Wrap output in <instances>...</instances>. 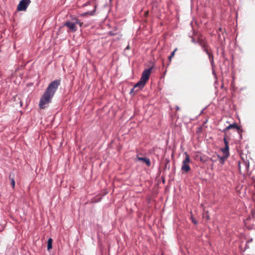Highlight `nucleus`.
I'll use <instances>...</instances> for the list:
<instances>
[{"label": "nucleus", "instance_id": "24", "mask_svg": "<svg viewBox=\"0 0 255 255\" xmlns=\"http://www.w3.org/2000/svg\"><path fill=\"white\" fill-rule=\"evenodd\" d=\"M176 109L177 110H179V108L178 107H176Z\"/></svg>", "mask_w": 255, "mask_h": 255}, {"label": "nucleus", "instance_id": "5", "mask_svg": "<svg viewBox=\"0 0 255 255\" xmlns=\"http://www.w3.org/2000/svg\"><path fill=\"white\" fill-rule=\"evenodd\" d=\"M249 168V162L243 161L242 162H239V169L241 173L246 174L248 172Z\"/></svg>", "mask_w": 255, "mask_h": 255}, {"label": "nucleus", "instance_id": "17", "mask_svg": "<svg viewBox=\"0 0 255 255\" xmlns=\"http://www.w3.org/2000/svg\"><path fill=\"white\" fill-rule=\"evenodd\" d=\"M174 51H172L170 56H169L168 59L171 60V59L174 56Z\"/></svg>", "mask_w": 255, "mask_h": 255}, {"label": "nucleus", "instance_id": "12", "mask_svg": "<svg viewBox=\"0 0 255 255\" xmlns=\"http://www.w3.org/2000/svg\"><path fill=\"white\" fill-rule=\"evenodd\" d=\"M232 128L239 129V127L235 124H231L224 129V131H226L229 129Z\"/></svg>", "mask_w": 255, "mask_h": 255}, {"label": "nucleus", "instance_id": "7", "mask_svg": "<svg viewBox=\"0 0 255 255\" xmlns=\"http://www.w3.org/2000/svg\"><path fill=\"white\" fill-rule=\"evenodd\" d=\"M151 70V67L144 70L142 73L141 77L140 78V80L146 83L149 78Z\"/></svg>", "mask_w": 255, "mask_h": 255}, {"label": "nucleus", "instance_id": "22", "mask_svg": "<svg viewBox=\"0 0 255 255\" xmlns=\"http://www.w3.org/2000/svg\"><path fill=\"white\" fill-rule=\"evenodd\" d=\"M192 222L195 224H197V222L196 221V220L193 219V218H192Z\"/></svg>", "mask_w": 255, "mask_h": 255}, {"label": "nucleus", "instance_id": "16", "mask_svg": "<svg viewBox=\"0 0 255 255\" xmlns=\"http://www.w3.org/2000/svg\"><path fill=\"white\" fill-rule=\"evenodd\" d=\"M11 184L12 186V187L14 188L15 186V181L13 178L11 179Z\"/></svg>", "mask_w": 255, "mask_h": 255}, {"label": "nucleus", "instance_id": "6", "mask_svg": "<svg viewBox=\"0 0 255 255\" xmlns=\"http://www.w3.org/2000/svg\"><path fill=\"white\" fill-rule=\"evenodd\" d=\"M145 83L140 80L131 89L130 94L134 95L135 92L142 89L145 86Z\"/></svg>", "mask_w": 255, "mask_h": 255}, {"label": "nucleus", "instance_id": "19", "mask_svg": "<svg viewBox=\"0 0 255 255\" xmlns=\"http://www.w3.org/2000/svg\"><path fill=\"white\" fill-rule=\"evenodd\" d=\"M219 31L220 32H221L222 33H224V31H225V30H224V28H222V27H220V28H219Z\"/></svg>", "mask_w": 255, "mask_h": 255}, {"label": "nucleus", "instance_id": "14", "mask_svg": "<svg viewBox=\"0 0 255 255\" xmlns=\"http://www.w3.org/2000/svg\"><path fill=\"white\" fill-rule=\"evenodd\" d=\"M229 145H226V146H225V148L222 149L224 155H227V156H229Z\"/></svg>", "mask_w": 255, "mask_h": 255}, {"label": "nucleus", "instance_id": "4", "mask_svg": "<svg viewBox=\"0 0 255 255\" xmlns=\"http://www.w3.org/2000/svg\"><path fill=\"white\" fill-rule=\"evenodd\" d=\"M30 2V0H21L17 6V10L25 11Z\"/></svg>", "mask_w": 255, "mask_h": 255}, {"label": "nucleus", "instance_id": "21", "mask_svg": "<svg viewBox=\"0 0 255 255\" xmlns=\"http://www.w3.org/2000/svg\"><path fill=\"white\" fill-rule=\"evenodd\" d=\"M192 42L194 43H198V40H196L194 38H192Z\"/></svg>", "mask_w": 255, "mask_h": 255}, {"label": "nucleus", "instance_id": "3", "mask_svg": "<svg viewBox=\"0 0 255 255\" xmlns=\"http://www.w3.org/2000/svg\"><path fill=\"white\" fill-rule=\"evenodd\" d=\"M185 158L182 161V165L181 166V170L185 172H189L191 168L189 166V163L190 162V159L189 155L186 153H185Z\"/></svg>", "mask_w": 255, "mask_h": 255}, {"label": "nucleus", "instance_id": "13", "mask_svg": "<svg viewBox=\"0 0 255 255\" xmlns=\"http://www.w3.org/2000/svg\"><path fill=\"white\" fill-rule=\"evenodd\" d=\"M53 240L51 238L48 239L47 242V250L50 251L52 248Z\"/></svg>", "mask_w": 255, "mask_h": 255}, {"label": "nucleus", "instance_id": "2", "mask_svg": "<svg viewBox=\"0 0 255 255\" xmlns=\"http://www.w3.org/2000/svg\"><path fill=\"white\" fill-rule=\"evenodd\" d=\"M77 24H79L81 26L82 23L79 21L78 19L75 18L73 19L71 21H66L64 25L67 26V27L72 32H75L77 30Z\"/></svg>", "mask_w": 255, "mask_h": 255}, {"label": "nucleus", "instance_id": "1", "mask_svg": "<svg viewBox=\"0 0 255 255\" xmlns=\"http://www.w3.org/2000/svg\"><path fill=\"white\" fill-rule=\"evenodd\" d=\"M60 80H55L51 82L47 88L45 92L41 97L39 106L41 109H44L51 101L58 87L60 85Z\"/></svg>", "mask_w": 255, "mask_h": 255}, {"label": "nucleus", "instance_id": "23", "mask_svg": "<svg viewBox=\"0 0 255 255\" xmlns=\"http://www.w3.org/2000/svg\"><path fill=\"white\" fill-rule=\"evenodd\" d=\"M247 221H248V220L246 221L245 222V225L247 226V227H248L247 226Z\"/></svg>", "mask_w": 255, "mask_h": 255}, {"label": "nucleus", "instance_id": "18", "mask_svg": "<svg viewBox=\"0 0 255 255\" xmlns=\"http://www.w3.org/2000/svg\"><path fill=\"white\" fill-rule=\"evenodd\" d=\"M95 12V10L94 11H88V12H87L86 13H85V14H89V15H93L94 14V13Z\"/></svg>", "mask_w": 255, "mask_h": 255}, {"label": "nucleus", "instance_id": "9", "mask_svg": "<svg viewBox=\"0 0 255 255\" xmlns=\"http://www.w3.org/2000/svg\"><path fill=\"white\" fill-rule=\"evenodd\" d=\"M205 52H206V53L208 55L209 59L211 63V64L212 67H213L214 66V57H213L212 53L211 51H210L209 50H207Z\"/></svg>", "mask_w": 255, "mask_h": 255}, {"label": "nucleus", "instance_id": "26", "mask_svg": "<svg viewBox=\"0 0 255 255\" xmlns=\"http://www.w3.org/2000/svg\"><path fill=\"white\" fill-rule=\"evenodd\" d=\"M176 50H177V48L174 49V50L173 51H174V53L176 52Z\"/></svg>", "mask_w": 255, "mask_h": 255}, {"label": "nucleus", "instance_id": "15", "mask_svg": "<svg viewBox=\"0 0 255 255\" xmlns=\"http://www.w3.org/2000/svg\"><path fill=\"white\" fill-rule=\"evenodd\" d=\"M203 217L204 218H205L207 220H208L210 219L209 216V215L207 213H206L205 214H204L203 215Z\"/></svg>", "mask_w": 255, "mask_h": 255}, {"label": "nucleus", "instance_id": "10", "mask_svg": "<svg viewBox=\"0 0 255 255\" xmlns=\"http://www.w3.org/2000/svg\"><path fill=\"white\" fill-rule=\"evenodd\" d=\"M137 159L139 161H142L144 162L148 166H149L150 165V164H151L150 160L149 158H148L140 157L138 156Z\"/></svg>", "mask_w": 255, "mask_h": 255}, {"label": "nucleus", "instance_id": "25", "mask_svg": "<svg viewBox=\"0 0 255 255\" xmlns=\"http://www.w3.org/2000/svg\"><path fill=\"white\" fill-rule=\"evenodd\" d=\"M129 46H128L126 48V49H129Z\"/></svg>", "mask_w": 255, "mask_h": 255}, {"label": "nucleus", "instance_id": "8", "mask_svg": "<svg viewBox=\"0 0 255 255\" xmlns=\"http://www.w3.org/2000/svg\"><path fill=\"white\" fill-rule=\"evenodd\" d=\"M198 44L202 47L203 50L205 52L208 50V44L205 38L199 37L198 38Z\"/></svg>", "mask_w": 255, "mask_h": 255}, {"label": "nucleus", "instance_id": "11", "mask_svg": "<svg viewBox=\"0 0 255 255\" xmlns=\"http://www.w3.org/2000/svg\"><path fill=\"white\" fill-rule=\"evenodd\" d=\"M218 158L219 159V161L221 163L224 164L225 160L228 158V156L227 155H223V156H219L218 155Z\"/></svg>", "mask_w": 255, "mask_h": 255}, {"label": "nucleus", "instance_id": "20", "mask_svg": "<svg viewBox=\"0 0 255 255\" xmlns=\"http://www.w3.org/2000/svg\"><path fill=\"white\" fill-rule=\"evenodd\" d=\"M224 143H225V146H226V145H228V142L227 141L226 137H224Z\"/></svg>", "mask_w": 255, "mask_h": 255}]
</instances>
